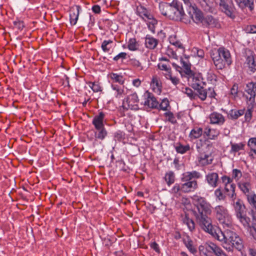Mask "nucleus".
<instances>
[{"instance_id": "nucleus-1", "label": "nucleus", "mask_w": 256, "mask_h": 256, "mask_svg": "<svg viewBox=\"0 0 256 256\" xmlns=\"http://www.w3.org/2000/svg\"><path fill=\"white\" fill-rule=\"evenodd\" d=\"M215 234L214 238L222 242L223 247L228 251H232L234 248L238 250H241L243 248L242 241L235 232L230 230L223 232L218 230Z\"/></svg>"}, {"instance_id": "nucleus-2", "label": "nucleus", "mask_w": 256, "mask_h": 256, "mask_svg": "<svg viewBox=\"0 0 256 256\" xmlns=\"http://www.w3.org/2000/svg\"><path fill=\"white\" fill-rule=\"evenodd\" d=\"M159 10L162 15L172 20H181L184 16L182 4L178 0L171 3L160 2Z\"/></svg>"}, {"instance_id": "nucleus-3", "label": "nucleus", "mask_w": 256, "mask_h": 256, "mask_svg": "<svg viewBox=\"0 0 256 256\" xmlns=\"http://www.w3.org/2000/svg\"><path fill=\"white\" fill-rule=\"evenodd\" d=\"M202 178L201 174L196 170L184 172L181 178L182 192L188 193L193 192L198 188L196 179Z\"/></svg>"}, {"instance_id": "nucleus-4", "label": "nucleus", "mask_w": 256, "mask_h": 256, "mask_svg": "<svg viewBox=\"0 0 256 256\" xmlns=\"http://www.w3.org/2000/svg\"><path fill=\"white\" fill-rule=\"evenodd\" d=\"M211 57L216 67L218 70H222L226 65L230 66L232 63L229 50L223 47L212 51Z\"/></svg>"}, {"instance_id": "nucleus-5", "label": "nucleus", "mask_w": 256, "mask_h": 256, "mask_svg": "<svg viewBox=\"0 0 256 256\" xmlns=\"http://www.w3.org/2000/svg\"><path fill=\"white\" fill-rule=\"evenodd\" d=\"M105 114L100 112L92 120V124L94 126L96 132L94 136L96 138L100 140H104L108 134L107 131L104 126V119Z\"/></svg>"}, {"instance_id": "nucleus-6", "label": "nucleus", "mask_w": 256, "mask_h": 256, "mask_svg": "<svg viewBox=\"0 0 256 256\" xmlns=\"http://www.w3.org/2000/svg\"><path fill=\"white\" fill-rule=\"evenodd\" d=\"M214 212L216 219L224 227H228L231 225V216L225 206L222 205L216 206L214 208Z\"/></svg>"}, {"instance_id": "nucleus-7", "label": "nucleus", "mask_w": 256, "mask_h": 256, "mask_svg": "<svg viewBox=\"0 0 256 256\" xmlns=\"http://www.w3.org/2000/svg\"><path fill=\"white\" fill-rule=\"evenodd\" d=\"M207 214H196L195 216L197 222L200 228L205 232L210 234L214 238L216 236L215 232H217L214 229L212 224V220L210 218L206 216Z\"/></svg>"}, {"instance_id": "nucleus-8", "label": "nucleus", "mask_w": 256, "mask_h": 256, "mask_svg": "<svg viewBox=\"0 0 256 256\" xmlns=\"http://www.w3.org/2000/svg\"><path fill=\"white\" fill-rule=\"evenodd\" d=\"M192 199L197 208V212H194V214L201 213L204 214H210L211 206L205 198L198 195H194L192 197Z\"/></svg>"}, {"instance_id": "nucleus-9", "label": "nucleus", "mask_w": 256, "mask_h": 256, "mask_svg": "<svg viewBox=\"0 0 256 256\" xmlns=\"http://www.w3.org/2000/svg\"><path fill=\"white\" fill-rule=\"evenodd\" d=\"M245 96L248 104H256V83L250 82L246 84L244 89Z\"/></svg>"}, {"instance_id": "nucleus-10", "label": "nucleus", "mask_w": 256, "mask_h": 256, "mask_svg": "<svg viewBox=\"0 0 256 256\" xmlns=\"http://www.w3.org/2000/svg\"><path fill=\"white\" fill-rule=\"evenodd\" d=\"M218 4L221 10L232 18L235 17V8L232 2L228 0H214Z\"/></svg>"}, {"instance_id": "nucleus-11", "label": "nucleus", "mask_w": 256, "mask_h": 256, "mask_svg": "<svg viewBox=\"0 0 256 256\" xmlns=\"http://www.w3.org/2000/svg\"><path fill=\"white\" fill-rule=\"evenodd\" d=\"M139 100L136 93L132 94L127 96L123 101L122 106L126 110H137L138 109Z\"/></svg>"}, {"instance_id": "nucleus-12", "label": "nucleus", "mask_w": 256, "mask_h": 256, "mask_svg": "<svg viewBox=\"0 0 256 256\" xmlns=\"http://www.w3.org/2000/svg\"><path fill=\"white\" fill-rule=\"evenodd\" d=\"M196 148L199 155L198 156V161L202 166H206L212 163L214 158L211 153L208 152H204L202 150L200 146H196Z\"/></svg>"}, {"instance_id": "nucleus-13", "label": "nucleus", "mask_w": 256, "mask_h": 256, "mask_svg": "<svg viewBox=\"0 0 256 256\" xmlns=\"http://www.w3.org/2000/svg\"><path fill=\"white\" fill-rule=\"evenodd\" d=\"M238 188L240 190L245 194L246 198L247 196L251 194L252 192H250L252 186L250 184V178L246 175L243 176L238 183Z\"/></svg>"}, {"instance_id": "nucleus-14", "label": "nucleus", "mask_w": 256, "mask_h": 256, "mask_svg": "<svg viewBox=\"0 0 256 256\" xmlns=\"http://www.w3.org/2000/svg\"><path fill=\"white\" fill-rule=\"evenodd\" d=\"M188 14L194 22L196 24L202 22L204 18L202 13L194 4L189 6Z\"/></svg>"}, {"instance_id": "nucleus-15", "label": "nucleus", "mask_w": 256, "mask_h": 256, "mask_svg": "<svg viewBox=\"0 0 256 256\" xmlns=\"http://www.w3.org/2000/svg\"><path fill=\"white\" fill-rule=\"evenodd\" d=\"M144 104L150 108H158L159 102L152 94L148 92L144 95Z\"/></svg>"}, {"instance_id": "nucleus-16", "label": "nucleus", "mask_w": 256, "mask_h": 256, "mask_svg": "<svg viewBox=\"0 0 256 256\" xmlns=\"http://www.w3.org/2000/svg\"><path fill=\"white\" fill-rule=\"evenodd\" d=\"M230 201L234 208L236 216L246 213V206L242 200L236 198Z\"/></svg>"}, {"instance_id": "nucleus-17", "label": "nucleus", "mask_w": 256, "mask_h": 256, "mask_svg": "<svg viewBox=\"0 0 256 256\" xmlns=\"http://www.w3.org/2000/svg\"><path fill=\"white\" fill-rule=\"evenodd\" d=\"M206 180L209 186L212 188H216L219 180L218 174L214 172L208 173L206 176Z\"/></svg>"}, {"instance_id": "nucleus-18", "label": "nucleus", "mask_w": 256, "mask_h": 256, "mask_svg": "<svg viewBox=\"0 0 256 256\" xmlns=\"http://www.w3.org/2000/svg\"><path fill=\"white\" fill-rule=\"evenodd\" d=\"M210 123L218 125L222 124L225 122L224 116L220 114L213 112L210 116Z\"/></svg>"}, {"instance_id": "nucleus-19", "label": "nucleus", "mask_w": 256, "mask_h": 256, "mask_svg": "<svg viewBox=\"0 0 256 256\" xmlns=\"http://www.w3.org/2000/svg\"><path fill=\"white\" fill-rule=\"evenodd\" d=\"M150 86L154 92L158 94H160L162 90V84L159 78L156 76H152L150 82Z\"/></svg>"}, {"instance_id": "nucleus-20", "label": "nucleus", "mask_w": 256, "mask_h": 256, "mask_svg": "<svg viewBox=\"0 0 256 256\" xmlns=\"http://www.w3.org/2000/svg\"><path fill=\"white\" fill-rule=\"evenodd\" d=\"M80 10V7L79 6H76L75 8H73L71 9L70 14V22L71 24L75 25L76 24Z\"/></svg>"}, {"instance_id": "nucleus-21", "label": "nucleus", "mask_w": 256, "mask_h": 256, "mask_svg": "<svg viewBox=\"0 0 256 256\" xmlns=\"http://www.w3.org/2000/svg\"><path fill=\"white\" fill-rule=\"evenodd\" d=\"M182 240L186 247L188 249L190 253L193 254L196 253V248L194 246L193 241L189 236L184 237Z\"/></svg>"}, {"instance_id": "nucleus-22", "label": "nucleus", "mask_w": 256, "mask_h": 256, "mask_svg": "<svg viewBox=\"0 0 256 256\" xmlns=\"http://www.w3.org/2000/svg\"><path fill=\"white\" fill-rule=\"evenodd\" d=\"M202 24L204 26H208L211 28L218 27L220 24L218 20L214 18L212 16H206L203 20Z\"/></svg>"}, {"instance_id": "nucleus-23", "label": "nucleus", "mask_w": 256, "mask_h": 256, "mask_svg": "<svg viewBox=\"0 0 256 256\" xmlns=\"http://www.w3.org/2000/svg\"><path fill=\"white\" fill-rule=\"evenodd\" d=\"M235 184L232 182L224 186V192L228 196L230 200H233L236 198V194L235 192Z\"/></svg>"}, {"instance_id": "nucleus-24", "label": "nucleus", "mask_w": 256, "mask_h": 256, "mask_svg": "<svg viewBox=\"0 0 256 256\" xmlns=\"http://www.w3.org/2000/svg\"><path fill=\"white\" fill-rule=\"evenodd\" d=\"M158 44V40L150 36H146L145 38V44L147 48L153 50Z\"/></svg>"}, {"instance_id": "nucleus-25", "label": "nucleus", "mask_w": 256, "mask_h": 256, "mask_svg": "<svg viewBox=\"0 0 256 256\" xmlns=\"http://www.w3.org/2000/svg\"><path fill=\"white\" fill-rule=\"evenodd\" d=\"M188 76L192 79V86L194 90L202 87V84L203 82L200 77L194 75L193 73L192 74V76Z\"/></svg>"}, {"instance_id": "nucleus-26", "label": "nucleus", "mask_w": 256, "mask_h": 256, "mask_svg": "<svg viewBox=\"0 0 256 256\" xmlns=\"http://www.w3.org/2000/svg\"><path fill=\"white\" fill-rule=\"evenodd\" d=\"M236 218L248 230L252 226H250V220L246 213L237 216Z\"/></svg>"}, {"instance_id": "nucleus-27", "label": "nucleus", "mask_w": 256, "mask_h": 256, "mask_svg": "<svg viewBox=\"0 0 256 256\" xmlns=\"http://www.w3.org/2000/svg\"><path fill=\"white\" fill-rule=\"evenodd\" d=\"M144 20L146 22L150 30L154 32L155 26L157 24V20L154 18L153 16L150 14Z\"/></svg>"}, {"instance_id": "nucleus-28", "label": "nucleus", "mask_w": 256, "mask_h": 256, "mask_svg": "<svg viewBox=\"0 0 256 256\" xmlns=\"http://www.w3.org/2000/svg\"><path fill=\"white\" fill-rule=\"evenodd\" d=\"M240 6H247L250 11L254 8V0H235Z\"/></svg>"}, {"instance_id": "nucleus-29", "label": "nucleus", "mask_w": 256, "mask_h": 256, "mask_svg": "<svg viewBox=\"0 0 256 256\" xmlns=\"http://www.w3.org/2000/svg\"><path fill=\"white\" fill-rule=\"evenodd\" d=\"M180 63L185 74L188 76H192L193 72L191 70V64L188 62V60H184L181 58Z\"/></svg>"}, {"instance_id": "nucleus-30", "label": "nucleus", "mask_w": 256, "mask_h": 256, "mask_svg": "<svg viewBox=\"0 0 256 256\" xmlns=\"http://www.w3.org/2000/svg\"><path fill=\"white\" fill-rule=\"evenodd\" d=\"M182 220L184 224L186 225L190 231H192L195 228V224L194 222L187 215H185L182 217Z\"/></svg>"}, {"instance_id": "nucleus-31", "label": "nucleus", "mask_w": 256, "mask_h": 256, "mask_svg": "<svg viewBox=\"0 0 256 256\" xmlns=\"http://www.w3.org/2000/svg\"><path fill=\"white\" fill-rule=\"evenodd\" d=\"M244 113V110H232L228 114V116L231 119L236 120L240 116H242Z\"/></svg>"}, {"instance_id": "nucleus-32", "label": "nucleus", "mask_w": 256, "mask_h": 256, "mask_svg": "<svg viewBox=\"0 0 256 256\" xmlns=\"http://www.w3.org/2000/svg\"><path fill=\"white\" fill-rule=\"evenodd\" d=\"M136 14L144 20L146 19V17L150 14L149 12L142 6H137Z\"/></svg>"}, {"instance_id": "nucleus-33", "label": "nucleus", "mask_w": 256, "mask_h": 256, "mask_svg": "<svg viewBox=\"0 0 256 256\" xmlns=\"http://www.w3.org/2000/svg\"><path fill=\"white\" fill-rule=\"evenodd\" d=\"M246 63L251 71L254 72L256 70V62L254 60V57L252 54L248 56Z\"/></svg>"}, {"instance_id": "nucleus-34", "label": "nucleus", "mask_w": 256, "mask_h": 256, "mask_svg": "<svg viewBox=\"0 0 256 256\" xmlns=\"http://www.w3.org/2000/svg\"><path fill=\"white\" fill-rule=\"evenodd\" d=\"M202 128L196 127L191 130L189 136L191 139L198 138L202 136Z\"/></svg>"}, {"instance_id": "nucleus-35", "label": "nucleus", "mask_w": 256, "mask_h": 256, "mask_svg": "<svg viewBox=\"0 0 256 256\" xmlns=\"http://www.w3.org/2000/svg\"><path fill=\"white\" fill-rule=\"evenodd\" d=\"M169 42L172 45L182 50V52H184V48L182 44L180 41L176 40V38L175 36H171L169 38Z\"/></svg>"}, {"instance_id": "nucleus-36", "label": "nucleus", "mask_w": 256, "mask_h": 256, "mask_svg": "<svg viewBox=\"0 0 256 256\" xmlns=\"http://www.w3.org/2000/svg\"><path fill=\"white\" fill-rule=\"evenodd\" d=\"M158 67L160 70L164 71V74L165 76L166 74H169L171 72V68L168 62L166 63L160 62L158 64Z\"/></svg>"}, {"instance_id": "nucleus-37", "label": "nucleus", "mask_w": 256, "mask_h": 256, "mask_svg": "<svg viewBox=\"0 0 256 256\" xmlns=\"http://www.w3.org/2000/svg\"><path fill=\"white\" fill-rule=\"evenodd\" d=\"M110 78L113 82H118L120 84H122L124 81L122 75L116 73H111L110 74Z\"/></svg>"}, {"instance_id": "nucleus-38", "label": "nucleus", "mask_w": 256, "mask_h": 256, "mask_svg": "<svg viewBox=\"0 0 256 256\" xmlns=\"http://www.w3.org/2000/svg\"><path fill=\"white\" fill-rule=\"evenodd\" d=\"M204 134H206L210 139H215L219 134L218 131L214 129L206 128Z\"/></svg>"}, {"instance_id": "nucleus-39", "label": "nucleus", "mask_w": 256, "mask_h": 256, "mask_svg": "<svg viewBox=\"0 0 256 256\" xmlns=\"http://www.w3.org/2000/svg\"><path fill=\"white\" fill-rule=\"evenodd\" d=\"M182 91L191 100H196L198 98L197 94L194 92L193 90L189 88L186 87L183 88Z\"/></svg>"}, {"instance_id": "nucleus-40", "label": "nucleus", "mask_w": 256, "mask_h": 256, "mask_svg": "<svg viewBox=\"0 0 256 256\" xmlns=\"http://www.w3.org/2000/svg\"><path fill=\"white\" fill-rule=\"evenodd\" d=\"M130 64L138 71L144 70V66L141 62L136 58H131L130 60Z\"/></svg>"}, {"instance_id": "nucleus-41", "label": "nucleus", "mask_w": 256, "mask_h": 256, "mask_svg": "<svg viewBox=\"0 0 256 256\" xmlns=\"http://www.w3.org/2000/svg\"><path fill=\"white\" fill-rule=\"evenodd\" d=\"M164 179L168 185L170 186L174 182L175 180L174 173L171 171L166 173L165 174Z\"/></svg>"}, {"instance_id": "nucleus-42", "label": "nucleus", "mask_w": 256, "mask_h": 256, "mask_svg": "<svg viewBox=\"0 0 256 256\" xmlns=\"http://www.w3.org/2000/svg\"><path fill=\"white\" fill-rule=\"evenodd\" d=\"M200 4L204 10L208 12H212V8L210 6L209 0H198Z\"/></svg>"}, {"instance_id": "nucleus-43", "label": "nucleus", "mask_w": 256, "mask_h": 256, "mask_svg": "<svg viewBox=\"0 0 256 256\" xmlns=\"http://www.w3.org/2000/svg\"><path fill=\"white\" fill-rule=\"evenodd\" d=\"M196 90L198 94V98L202 100H204L207 97V92L206 89H204L203 87L200 88L198 89H195Z\"/></svg>"}, {"instance_id": "nucleus-44", "label": "nucleus", "mask_w": 256, "mask_h": 256, "mask_svg": "<svg viewBox=\"0 0 256 256\" xmlns=\"http://www.w3.org/2000/svg\"><path fill=\"white\" fill-rule=\"evenodd\" d=\"M128 48L130 50L134 51L138 48V44L136 40L134 38H130L128 42Z\"/></svg>"}, {"instance_id": "nucleus-45", "label": "nucleus", "mask_w": 256, "mask_h": 256, "mask_svg": "<svg viewBox=\"0 0 256 256\" xmlns=\"http://www.w3.org/2000/svg\"><path fill=\"white\" fill-rule=\"evenodd\" d=\"M112 90L115 91V94L116 98H120L122 96L124 93V90L122 86L112 84Z\"/></svg>"}, {"instance_id": "nucleus-46", "label": "nucleus", "mask_w": 256, "mask_h": 256, "mask_svg": "<svg viewBox=\"0 0 256 256\" xmlns=\"http://www.w3.org/2000/svg\"><path fill=\"white\" fill-rule=\"evenodd\" d=\"M112 44V40H104L102 42V46H101V48H102V50L105 52H108L112 48L111 44Z\"/></svg>"}, {"instance_id": "nucleus-47", "label": "nucleus", "mask_w": 256, "mask_h": 256, "mask_svg": "<svg viewBox=\"0 0 256 256\" xmlns=\"http://www.w3.org/2000/svg\"><path fill=\"white\" fill-rule=\"evenodd\" d=\"M176 150L178 153L183 154L190 150V146L188 144L184 146L179 144L176 147Z\"/></svg>"}, {"instance_id": "nucleus-48", "label": "nucleus", "mask_w": 256, "mask_h": 256, "mask_svg": "<svg viewBox=\"0 0 256 256\" xmlns=\"http://www.w3.org/2000/svg\"><path fill=\"white\" fill-rule=\"evenodd\" d=\"M244 147V144L242 143L238 144H231V152H236L240 150H243Z\"/></svg>"}, {"instance_id": "nucleus-49", "label": "nucleus", "mask_w": 256, "mask_h": 256, "mask_svg": "<svg viewBox=\"0 0 256 256\" xmlns=\"http://www.w3.org/2000/svg\"><path fill=\"white\" fill-rule=\"evenodd\" d=\"M217 245L212 242H207L205 244V249L206 252H213L216 248Z\"/></svg>"}, {"instance_id": "nucleus-50", "label": "nucleus", "mask_w": 256, "mask_h": 256, "mask_svg": "<svg viewBox=\"0 0 256 256\" xmlns=\"http://www.w3.org/2000/svg\"><path fill=\"white\" fill-rule=\"evenodd\" d=\"M248 110L245 113V120L247 122H250L251 120L252 116V109L254 104H248Z\"/></svg>"}, {"instance_id": "nucleus-51", "label": "nucleus", "mask_w": 256, "mask_h": 256, "mask_svg": "<svg viewBox=\"0 0 256 256\" xmlns=\"http://www.w3.org/2000/svg\"><path fill=\"white\" fill-rule=\"evenodd\" d=\"M166 120L172 124H176V120L174 114L170 112H166L164 114Z\"/></svg>"}, {"instance_id": "nucleus-52", "label": "nucleus", "mask_w": 256, "mask_h": 256, "mask_svg": "<svg viewBox=\"0 0 256 256\" xmlns=\"http://www.w3.org/2000/svg\"><path fill=\"white\" fill-rule=\"evenodd\" d=\"M248 146L254 153H256V138H252L248 142Z\"/></svg>"}, {"instance_id": "nucleus-53", "label": "nucleus", "mask_w": 256, "mask_h": 256, "mask_svg": "<svg viewBox=\"0 0 256 256\" xmlns=\"http://www.w3.org/2000/svg\"><path fill=\"white\" fill-rule=\"evenodd\" d=\"M232 177L236 181H238L242 177L241 171L238 169H234L232 172Z\"/></svg>"}, {"instance_id": "nucleus-54", "label": "nucleus", "mask_w": 256, "mask_h": 256, "mask_svg": "<svg viewBox=\"0 0 256 256\" xmlns=\"http://www.w3.org/2000/svg\"><path fill=\"white\" fill-rule=\"evenodd\" d=\"M165 77L166 79L170 80L175 86L177 85L180 82V80L176 76H172L171 72L169 74H166V76Z\"/></svg>"}, {"instance_id": "nucleus-55", "label": "nucleus", "mask_w": 256, "mask_h": 256, "mask_svg": "<svg viewBox=\"0 0 256 256\" xmlns=\"http://www.w3.org/2000/svg\"><path fill=\"white\" fill-rule=\"evenodd\" d=\"M214 196L218 200H223L225 199V196L220 188H217L214 191Z\"/></svg>"}, {"instance_id": "nucleus-56", "label": "nucleus", "mask_w": 256, "mask_h": 256, "mask_svg": "<svg viewBox=\"0 0 256 256\" xmlns=\"http://www.w3.org/2000/svg\"><path fill=\"white\" fill-rule=\"evenodd\" d=\"M170 106L169 101L167 98H164L162 100L160 104H159L158 108L160 110H166L167 108Z\"/></svg>"}, {"instance_id": "nucleus-57", "label": "nucleus", "mask_w": 256, "mask_h": 256, "mask_svg": "<svg viewBox=\"0 0 256 256\" xmlns=\"http://www.w3.org/2000/svg\"><path fill=\"white\" fill-rule=\"evenodd\" d=\"M89 86L94 92H98L102 90L101 87L98 84L92 82L90 83Z\"/></svg>"}, {"instance_id": "nucleus-58", "label": "nucleus", "mask_w": 256, "mask_h": 256, "mask_svg": "<svg viewBox=\"0 0 256 256\" xmlns=\"http://www.w3.org/2000/svg\"><path fill=\"white\" fill-rule=\"evenodd\" d=\"M222 183L224 184V186L232 183V180L230 177L226 176H224L222 177Z\"/></svg>"}, {"instance_id": "nucleus-59", "label": "nucleus", "mask_w": 256, "mask_h": 256, "mask_svg": "<svg viewBox=\"0 0 256 256\" xmlns=\"http://www.w3.org/2000/svg\"><path fill=\"white\" fill-rule=\"evenodd\" d=\"M214 254L216 256H228L222 250L217 246Z\"/></svg>"}, {"instance_id": "nucleus-60", "label": "nucleus", "mask_w": 256, "mask_h": 256, "mask_svg": "<svg viewBox=\"0 0 256 256\" xmlns=\"http://www.w3.org/2000/svg\"><path fill=\"white\" fill-rule=\"evenodd\" d=\"M238 84H235L233 85L232 87L230 89V94L233 96L234 97L237 96L238 92Z\"/></svg>"}, {"instance_id": "nucleus-61", "label": "nucleus", "mask_w": 256, "mask_h": 256, "mask_svg": "<svg viewBox=\"0 0 256 256\" xmlns=\"http://www.w3.org/2000/svg\"><path fill=\"white\" fill-rule=\"evenodd\" d=\"M126 53L124 52H122L120 54H118V55H116V56H115L114 58V60H115V61H118L119 59L120 58H122V60L124 59H126Z\"/></svg>"}, {"instance_id": "nucleus-62", "label": "nucleus", "mask_w": 256, "mask_h": 256, "mask_svg": "<svg viewBox=\"0 0 256 256\" xmlns=\"http://www.w3.org/2000/svg\"><path fill=\"white\" fill-rule=\"evenodd\" d=\"M180 191L182 192L181 184H175L172 189V192L174 194H177Z\"/></svg>"}, {"instance_id": "nucleus-63", "label": "nucleus", "mask_w": 256, "mask_h": 256, "mask_svg": "<svg viewBox=\"0 0 256 256\" xmlns=\"http://www.w3.org/2000/svg\"><path fill=\"white\" fill-rule=\"evenodd\" d=\"M253 238L256 240V225L252 226L248 230Z\"/></svg>"}, {"instance_id": "nucleus-64", "label": "nucleus", "mask_w": 256, "mask_h": 256, "mask_svg": "<svg viewBox=\"0 0 256 256\" xmlns=\"http://www.w3.org/2000/svg\"><path fill=\"white\" fill-rule=\"evenodd\" d=\"M15 27L18 30H22L24 27V24L22 22L16 21L14 22Z\"/></svg>"}]
</instances>
